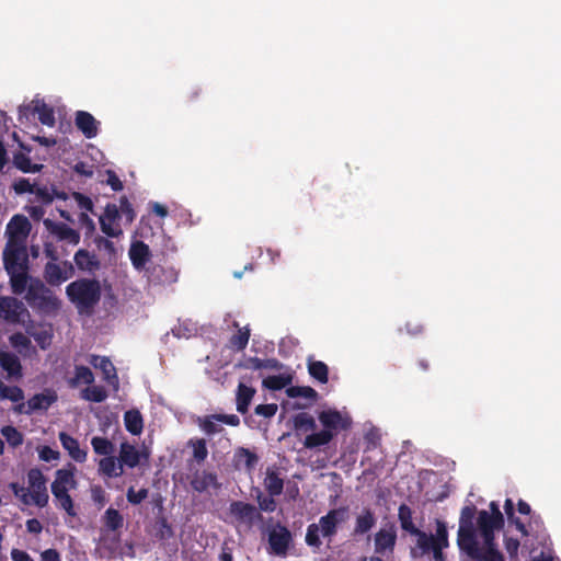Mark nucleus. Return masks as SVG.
Segmentation results:
<instances>
[{
	"label": "nucleus",
	"instance_id": "27",
	"mask_svg": "<svg viewBox=\"0 0 561 561\" xmlns=\"http://www.w3.org/2000/svg\"><path fill=\"white\" fill-rule=\"evenodd\" d=\"M376 516L370 508H363L356 516L353 529L354 536H363L369 533L376 525Z\"/></svg>",
	"mask_w": 561,
	"mask_h": 561
},
{
	"label": "nucleus",
	"instance_id": "1",
	"mask_svg": "<svg viewBox=\"0 0 561 561\" xmlns=\"http://www.w3.org/2000/svg\"><path fill=\"white\" fill-rule=\"evenodd\" d=\"M435 533L421 530L415 535V545L411 547L410 554L414 560L428 558L431 561H447L445 549L449 547V536L446 523L436 519Z\"/></svg>",
	"mask_w": 561,
	"mask_h": 561
},
{
	"label": "nucleus",
	"instance_id": "16",
	"mask_svg": "<svg viewBox=\"0 0 561 561\" xmlns=\"http://www.w3.org/2000/svg\"><path fill=\"white\" fill-rule=\"evenodd\" d=\"M89 363L103 374V379L115 389L118 388L119 379L114 364L106 356L91 355Z\"/></svg>",
	"mask_w": 561,
	"mask_h": 561
},
{
	"label": "nucleus",
	"instance_id": "26",
	"mask_svg": "<svg viewBox=\"0 0 561 561\" xmlns=\"http://www.w3.org/2000/svg\"><path fill=\"white\" fill-rule=\"evenodd\" d=\"M397 541V533L391 526L389 529L381 528L375 535V551L377 553H385L392 551Z\"/></svg>",
	"mask_w": 561,
	"mask_h": 561
},
{
	"label": "nucleus",
	"instance_id": "52",
	"mask_svg": "<svg viewBox=\"0 0 561 561\" xmlns=\"http://www.w3.org/2000/svg\"><path fill=\"white\" fill-rule=\"evenodd\" d=\"M103 519L105 527L112 531L122 528L124 524V518L122 514L113 507H108L105 511Z\"/></svg>",
	"mask_w": 561,
	"mask_h": 561
},
{
	"label": "nucleus",
	"instance_id": "25",
	"mask_svg": "<svg viewBox=\"0 0 561 561\" xmlns=\"http://www.w3.org/2000/svg\"><path fill=\"white\" fill-rule=\"evenodd\" d=\"M73 261L80 271L94 273L101 266V263L94 253L85 249H80L76 252Z\"/></svg>",
	"mask_w": 561,
	"mask_h": 561
},
{
	"label": "nucleus",
	"instance_id": "41",
	"mask_svg": "<svg viewBox=\"0 0 561 561\" xmlns=\"http://www.w3.org/2000/svg\"><path fill=\"white\" fill-rule=\"evenodd\" d=\"M245 367L253 370H280L283 368V364L276 358L250 357L247 360Z\"/></svg>",
	"mask_w": 561,
	"mask_h": 561
},
{
	"label": "nucleus",
	"instance_id": "19",
	"mask_svg": "<svg viewBox=\"0 0 561 561\" xmlns=\"http://www.w3.org/2000/svg\"><path fill=\"white\" fill-rule=\"evenodd\" d=\"M0 367L7 373L8 380H19L23 377L21 360L14 353L0 352Z\"/></svg>",
	"mask_w": 561,
	"mask_h": 561
},
{
	"label": "nucleus",
	"instance_id": "51",
	"mask_svg": "<svg viewBox=\"0 0 561 561\" xmlns=\"http://www.w3.org/2000/svg\"><path fill=\"white\" fill-rule=\"evenodd\" d=\"M81 398L85 401L100 403L107 398V391L102 386H92L81 391Z\"/></svg>",
	"mask_w": 561,
	"mask_h": 561
},
{
	"label": "nucleus",
	"instance_id": "12",
	"mask_svg": "<svg viewBox=\"0 0 561 561\" xmlns=\"http://www.w3.org/2000/svg\"><path fill=\"white\" fill-rule=\"evenodd\" d=\"M229 512L237 522L245 524L248 527H252L256 522L263 519L262 514L253 504L243 501L231 502Z\"/></svg>",
	"mask_w": 561,
	"mask_h": 561
},
{
	"label": "nucleus",
	"instance_id": "38",
	"mask_svg": "<svg viewBox=\"0 0 561 561\" xmlns=\"http://www.w3.org/2000/svg\"><path fill=\"white\" fill-rule=\"evenodd\" d=\"M14 167L23 173H36L41 172L44 168L43 164L32 163L31 158L27 153L18 151L13 153L12 160Z\"/></svg>",
	"mask_w": 561,
	"mask_h": 561
},
{
	"label": "nucleus",
	"instance_id": "14",
	"mask_svg": "<svg viewBox=\"0 0 561 561\" xmlns=\"http://www.w3.org/2000/svg\"><path fill=\"white\" fill-rule=\"evenodd\" d=\"M31 230L28 219L23 215H14L7 225L8 241L24 243Z\"/></svg>",
	"mask_w": 561,
	"mask_h": 561
},
{
	"label": "nucleus",
	"instance_id": "31",
	"mask_svg": "<svg viewBox=\"0 0 561 561\" xmlns=\"http://www.w3.org/2000/svg\"><path fill=\"white\" fill-rule=\"evenodd\" d=\"M10 277L11 290L14 295H22L27 291L31 279H34L28 275V270L7 272Z\"/></svg>",
	"mask_w": 561,
	"mask_h": 561
},
{
	"label": "nucleus",
	"instance_id": "28",
	"mask_svg": "<svg viewBox=\"0 0 561 561\" xmlns=\"http://www.w3.org/2000/svg\"><path fill=\"white\" fill-rule=\"evenodd\" d=\"M233 461L237 468L243 467L247 471H252L257 462L259 456L245 447H239L236 449L233 455Z\"/></svg>",
	"mask_w": 561,
	"mask_h": 561
},
{
	"label": "nucleus",
	"instance_id": "32",
	"mask_svg": "<svg viewBox=\"0 0 561 561\" xmlns=\"http://www.w3.org/2000/svg\"><path fill=\"white\" fill-rule=\"evenodd\" d=\"M0 400H9L14 403H20L16 407L18 412H22L24 408V391L19 386H8L0 380Z\"/></svg>",
	"mask_w": 561,
	"mask_h": 561
},
{
	"label": "nucleus",
	"instance_id": "24",
	"mask_svg": "<svg viewBox=\"0 0 561 561\" xmlns=\"http://www.w3.org/2000/svg\"><path fill=\"white\" fill-rule=\"evenodd\" d=\"M192 489L198 493L205 492L209 486L218 488L217 476L206 470H196L190 480Z\"/></svg>",
	"mask_w": 561,
	"mask_h": 561
},
{
	"label": "nucleus",
	"instance_id": "35",
	"mask_svg": "<svg viewBox=\"0 0 561 561\" xmlns=\"http://www.w3.org/2000/svg\"><path fill=\"white\" fill-rule=\"evenodd\" d=\"M264 488L271 496H278L283 493L284 480L276 470L267 468L264 478Z\"/></svg>",
	"mask_w": 561,
	"mask_h": 561
},
{
	"label": "nucleus",
	"instance_id": "60",
	"mask_svg": "<svg viewBox=\"0 0 561 561\" xmlns=\"http://www.w3.org/2000/svg\"><path fill=\"white\" fill-rule=\"evenodd\" d=\"M505 550L508 553L511 561L518 560L519 540L512 537H506L504 540Z\"/></svg>",
	"mask_w": 561,
	"mask_h": 561
},
{
	"label": "nucleus",
	"instance_id": "7",
	"mask_svg": "<svg viewBox=\"0 0 561 561\" xmlns=\"http://www.w3.org/2000/svg\"><path fill=\"white\" fill-rule=\"evenodd\" d=\"M2 259L7 272L28 270L30 261L26 244L24 243L7 241Z\"/></svg>",
	"mask_w": 561,
	"mask_h": 561
},
{
	"label": "nucleus",
	"instance_id": "47",
	"mask_svg": "<svg viewBox=\"0 0 561 561\" xmlns=\"http://www.w3.org/2000/svg\"><path fill=\"white\" fill-rule=\"evenodd\" d=\"M81 382L92 385L94 382V375L89 367L77 365L75 367V377L69 380V386L75 388Z\"/></svg>",
	"mask_w": 561,
	"mask_h": 561
},
{
	"label": "nucleus",
	"instance_id": "39",
	"mask_svg": "<svg viewBox=\"0 0 561 561\" xmlns=\"http://www.w3.org/2000/svg\"><path fill=\"white\" fill-rule=\"evenodd\" d=\"M33 112L38 115L41 124L54 127L56 124L54 108L46 104L44 101H35Z\"/></svg>",
	"mask_w": 561,
	"mask_h": 561
},
{
	"label": "nucleus",
	"instance_id": "37",
	"mask_svg": "<svg viewBox=\"0 0 561 561\" xmlns=\"http://www.w3.org/2000/svg\"><path fill=\"white\" fill-rule=\"evenodd\" d=\"M335 436V432L322 430L318 433H311L305 437L304 446L307 449H314L328 445Z\"/></svg>",
	"mask_w": 561,
	"mask_h": 561
},
{
	"label": "nucleus",
	"instance_id": "9",
	"mask_svg": "<svg viewBox=\"0 0 561 561\" xmlns=\"http://www.w3.org/2000/svg\"><path fill=\"white\" fill-rule=\"evenodd\" d=\"M477 507L474 505H466L461 508L459 517V528L457 533V545L458 547L473 546V535L477 533L474 526V516Z\"/></svg>",
	"mask_w": 561,
	"mask_h": 561
},
{
	"label": "nucleus",
	"instance_id": "29",
	"mask_svg": "<svg viewBox=\"0 0 561 561\" xmlns=\"http://www.w3.org/2000/svg\"><path fill=\"white\" fill-rule=\"evenodd\" d=\"M141 453L127 442L121 444L118 462L122 467L135 468L140 463Z\"/></svg>",
	"mask_w": 561,
	"mask_h": 561
},
{
	"label": "nucleus",
	"instance_id": "55",
	"mask_svg": "<svg viewBox=\"0 0 561 561\" xmlns=\"http://www.w3.org/2000/svg\"><path fill=\"white\" fill-rule=\"evenodd\" d=\"M321 537V529L320 526L317 525V523L308 525L305 537V541L308 547H311L313 549H320V547L322 546Z\"/></svg>",
	"mask_w": 561,
	"mask_h": 561
},
{
	"label": "nucleus",
	"instance_id": "6",
	"mask_svg": "<svg viewBox=\"0 0 561 561\" xmlns=\"http://www.w3.org/2000/svg\"><path fill=\"white\" fill-rule=\"evenodd\" d=\"M30 317L21 300L12 296H0V320L9 324H25Z\"/></svg>",
	"mask_w": 561,
	"mask_h": 561
},
{
	"label": "nucleus",
	"instance_id": "56",
	"mask_svg": "<svg viewBox=\"0 0 561 561\" xmlns=\"http://www.w3.org/2000/svg\"><path fill=\"white\" fill-rule=\"evenodd\" d=\"M286 393L289 398L302 397L312 401L317 400L318 398V392L309 386H291L286 389Z\"/></svg>",
	"mask_w": 561,
	"mask_h": 561
},
{
	"label": "nucleus",
	"instance_id": "10",
	"mask_svg": "<svg viewBox=\"0 0 561 561\" xmlns=\"http://www.w3.org/2000/svg\"><path fill=\"white\" fill-rule=\"evenodd\" d=\"M27 483L32 503L38 507H45L49 501L46 486L47 479L38 468H32L28 470Z\"/></svg>",
	"mask_w": 561,
	"mask_h": 561
},
{
	"label": "nucleus",
	"instance_id": "17",
	"mask_svg": "<svg viewBox=\"0 0 561 561\" xmlns=\"http://www.w3.org/2000/svg\"><path fill=\"white\" fill-rule=\"evenodd\" d=\"M323 430L335 432V435L340 430H346L350 427L351 422L348 419L343 417L337 410H324L318 415Z\"/></svg>",
	"mask_w": 561,
	"mask_h": 561
},
{
	"label": "nucleus",
	"instance_id": "8",
	"mask_svg": "<svg viewBox=\"0 0 561 561\" xmlns=\"http://www.w3.org/2000/svg\"><path fill=\"white\" fill-rule=\"evenodd\" d=\"M290 530L279 522L274 524L267 533L268 552L278 557H286L293 546Z\"/></svg>",
	"mask_w": 561,
	"mask_h": 561
},
{
	"label": "nucleus",
	"instance_id": "45",
	"mask_svg": "<svg viewBox=\"0 0 561 561\" xmlns=\"http://www.w3.org/2000/svg\"><path fill=\"white\" fill-rule=\"evenodd\" d=\"M219 423L218 413L197 419L199 428L208 436L224 431V427Z\"/></svg>",
	"mask_w": 561,
	"mask_h": 561
},
{
	"label": "nucleus",
	"instance_id": "40",
	"mask_svg": "<svg viewBox=\"0 0 561 561\" xmlns=\"http://www.w3.org/2000/svg\"><path fill=\"white\" fill-rule=\"evenodd\" d=\"M124 423L126 430L131 435H139L144 428L142 415L138 410H129L124 414Z\"/></svg>",
	"mask_w": 561,
	"mask_h": 561
},
{
	"label": "nucleus",
	"instance_id": "20",
	"mask_svg": "<svg viewBox=\"0 0 561 561\" xmlns=\"http://www.w3.org/2000/svg\"><path fill=\"white\" fill-rule=\"evenodd\" d=\"M76 127L84 135L85 138L91 139L98 136L100 122L85 111H78L75 117Z\"/></svg>",
	"mask_w": 561,
	"mask_h": 561
},
{
	"label": "nucleus",
	"instance_id": "53",
	"mask_svg": "<svg viewBox=\"0 0 561 561\" xmlns=\"http://www.w3.org/2000/svg\"><path fill=\"white\" fill-rule=\"evenodd\" d=\"M188 447L193 449V458L198 463L204 462L208 456L206 440L204 438H192L187 443Z\"/></svg>",
	"mask_w": 561,
	"mask_h": 561
},
{
	"label": "nucleus",
	"instance_id": "13",
	"mask_svg": "<svg viewBox=\"0 0 561 561\" xmlns=\"http://www.w3.org/2000/svg\"><path fill=\"white\" fill-rule=\"evenodd\" d=\"M64 267L55 262H47L44 267V279L50 286H59L64 282L71 278L75 274V268L70 262L65 261Z\"/></svg>",
	"mask_w": 561,
	"mask_h": 561
},
{
	"label": "nucleus",
	"instance_id": "46",
	"mask_svg": "<svg viewBox=\"0 0 561 561\" xmlns=\"http://www.w3.org/2000/svg\"><path fill=\"white\" fill-rule=\"evenodd\" d=\"M294 427L297 432H313L317 428L316 420L307 412H300L293 417Z\"/></svg>",
	"mask_w": 561,
	"mask_h": 561
},
{
	"label": "nucleus",
	"instance_id": "48",
	"mask_svg": "<svg viewBox=\"0 0 561 561\" xmlns=\"http://www.w3.org/2000/svg\"><path fill=\"white\" fill-rule=\"evenodd\" d=\"M91 445L96 455L104 457L111 456L115 450L114 444L110 439L101 436L92 437Z\"/></svg>",
	"mask_w": 561,
	"mask_h": 561
},
{
	"label": "nucleus",
	"instance_id": "36",
	"mask_svg": "<svg viewBox=\"0 0 561 561\" xmlns=\"http://www.w3.org/2000/svg\"><path fill=\"white\" fill-rule=\"evenodd\" d=\"M255 394V389L249 387L242 382L239 383L237 390V411L241 414H245L249 410V405Z\"/></svg>",
	"mask_w": 561,
	"mask_h": 561
},
{
	"label": "nucleus",
	"instance_id": "5",
	"mask_svg": "<svg viewBox=\"0 0 561 561\" xmlns=\"http://www.w3.org/2000/svg\"><path fill=\"white\" fill-rule=\"evenodd\" d=\"M495 531L480 533L483 546L478 542L477 533L473 535V546H462L460 551L465 552L472 561H505L504 556L496 547Z\"/></svg>",
	"mask_w": 561,
	"mask_h": 561
},
{
	"label": "nucleus",
	"instance_id": "11",
	"mask_svg": "<svg viewBox=\"0 0 561 561\" xmlns=\"http://www.w3.org/2000/svg\"><path fill=\"white\" fill-rule=\"evenodd\" d=\"M347 517L348 507L346 506L330 510L321 516L317 525L320 526L322 537L331 540L336 535L339 525L344 523Z\"/></svg>",
	"mask_w": 561,
	"mask_h": 561
},
{
	"label": "nucleus",
	"instance_id": "49",
	"mask_svg": "<svg viewBox=\"0 0 561 561\" xmlns=\"http://www.w3.org/2000/svg\"><path fill=\"white\" fill-rule=\"evenodd\" d=\"M504 511L507 516V519L511 524L515 525L516 529L523 535L528 536L529 531L525 523L520 520L514 513V503L511 499H506L504 503Z\"/></svg>",
	"mask_w": 561,
	"mask_h": 561
},
{
	"label": "nucleus",
	"instance_id": "57",
	"mask_svg": "<svg viewBox=\"0 0 561 561\" xmlns=\"http://www.w3.org/2000/svg\"><path fill=\"white\" fill-rule=\"evenodd\" d=\"M1 434L8 442V444L15 448L23 444V434L18 431L14 426L7 425L1 428Z\"/></svg>",
	"mask_w": 561,
	"mask_h": 561
},
{
	"label": "nucleus",
	"instance_id": "62",
	"mask_svg": "<svg viewBox=\"0 0 561 561\" xmlns=\"http://www.w3.org/2000/svg\"><path fill=\"white\" fill-rule=\"evenodd\" d=\"M10 343L14 347L27 348L31 345V340L26 334L16 332L10 336Z\"/></svg>",
	"mask_w": 561,
	"mask_h": 561
},
{
	"label": "nucleus",
	"instance_id": "42",
	"mask_svg": "<svg viewBox=\"0 0 561 561\" xmlns=\"http://www.w3.org/2000/svg\"><path fill=\"white\" fill-rule=\"evenodd\" d=\"M115 457L107 456L99 461V470L106 477H119L123 474V467L121 462H117Z\"/></svg>",
	"mask_w": 561,
	"mask_h": 561
},
{
	"label": "nucleus",
	"instance_id": "50",
	"mask_svg": "<svg viewBox=\"0 0 561 561\" xmlns=\"http://www.w3.org/2000/svg\"><path fill=\"white\" fill-rule=\"evenodd\" d=\"M51 493L55 500L57 501L59 508L64 510L71 517H75L77 515L75 511L73 500L70 496L69 492L56 491Z\"/></svg>",
	"mask_w": 561,
	"mask_h": 561
},
{
	"label": "nucleus",
	"instance_id": "59",
	"mask_svg": "<svg viewBox=\"0 0 561 561\" xmlns=\"http://www.w3.org/2000/svg\"><path fill=\"white\" fill-rule=\"evenodd\" d=\"M126 497L130 504L138 505L148 497V490L146 488H141L136 491L133 486H130L127 490Z\"/></svg>",
	"mask_w": 561,
	"mask_h": 561
},
{
	"label": "nucleus",
	"instance_id": "15",
	"mask_svg": "<svg viewBox=\"0 0 561 561\" xmlns=\"http://www.w3.org/2000/svg\"><path fill=\"white\" fill-rule=\"evenodd\" d=\"M25 332L28 336L33 337L42 350L50 346L53 340V331L50 325L35 323L31 317L26 319Z\"/></svg>",
	"mask_w": 561,
	"mask_h": 561
},
{
	"label": "nucleus",
	"instance_id": "22",
	"mask_svg": "<svg viewBox=\"0 0 561 561\" xmlns=\"http://www.w3.org/2000/svg\"><path fill=\"white\" fill-rule=\"evenodd\" d=\"M59 442L65 450H67L69 457L77 462H84L87 460V449L80 448V444L77 438L60 432L58 435Z\"/></svg>",
	"mask_w": 561,
	"mask_h": 561
},
{
	"label": "nucleus",
	"instance_id": "61",
	"mask_svg": "<svg viewBox=\"0 0 561 561\" xmlns=\"http://www.w3.org/2000/svg\"><path fill=\"white\" fill-rule=\"evenodd\" d=\"M10 489L12 490V492L14 493L15 496H18L21 502L23 504H31L32 503V500H31V495H30V492L27 489H25L24 486L20 485L19 483L16 482H12L10 484Z\"/></svg>",
	"mask_w": 561,
	"mask_h": 561
},
{
	"label": "nucleus",
	"instance_id": "21",
	"mask_svg": "<svg viewBox=\"0 0 561 561\" xmlns=\"http://www.w3.org/2000/svg\"><path fill=\"white\" fill-rule=\"evenodd\" d=\"M128 255L133 266L137 271H142L150 261L151 252L149 245L144 241H135L130 244Z\"/></svg>",
	"mask_w": 561,
	"mask_h": 561
},
{
	"label": "nucleus",
	"instance_id": "54",
	"mask_svg": "<svg viewBox=\"0 0 561 561\" xmlns=\"http://www.w3.org/2000/svg\"><path fill=\"white\" fill-rule=\"evenodd\" d=\"M291 382V377L288 375H274L268 376L263 380V386L270 390H282Z\"/></svg>",
	"mask_w": 561,
	"mask_h": 561
},
{
	"label": "nucleus",
	"instance_id": "33",
	"mask_svg": "<svg viewBox=\"0 0 561 561\" xmlns=\"http://www.w3.org/2000/svg\"><path fill=\"white\" fill-rule=\"evenodd\" d=\"M398 519L400 523V527L403 531L415 536L421 531L419 527L415 526L413 522V512L410 506L407 504H401L398 510Z\"/></svg>",
	"mask_w": 561,
	"mask_h": 561
},
{
	"label": "nucleus",
	"instance_id": "63",
	"mask_svg": "<svg viewBox=\"0 0 561 561\" xmlns=\"http://www.w3.org/2000/svg\"><path fill=\"white\" fill-rule=\"evenodd\" d=\"M91 499L99 507H103L105 505L106 494L101 485H93L91 488Z\"/></svg>",
	"mask_w": 561,
	"mask_h": 561
},
{
	"label": "nucleus",
	"instance_id": "18",
	"mask_svg": "<svg viewBox=\"0 0 561 561\" xmlns=\"http://www.w3.org/2000/svg\"><path fill=\"white\" fill-rule=\"evenodd\" d=\"M76 468L70 465L69 468L58 469L55 472V480L50 485L51 492L66 491L69 492L77 488V480L75 478Z\"/></svg>",
	"mask_w": 561,
	"mask_h": 561
},
{
	"label": "nucleus",
	"instance_id": "4",
	"mask_svg": "<svg viewBox=\"0 0 561 561\" xmlns=\"http://www.w3.org/2000/svg\"><path fill=\"white\" fill-rule=\"evenodd\" d=\"M25 300L33 309L45 314L57 312L61 306L58 297L41 279H31Z\"/></svg>",
	"mask_w": 561,
	"mask_h": 561
},
{
	"label": "nucleus",
	"instance_id": "30",
	"mask_svg": "<svg viewBox=\"0 0 561 561\" xmlns=\"http://www.w3.org/2000/svg\"><path fill=\"white\" fill-rule=\"evenodd\" d=\"M57 401V394L55 391H48L47 393H36L27 401L26 413L34 411L47 410L53 403Z\"/></svg>",
	"mask_w": 561,
	"mask_h": 561
},
{
	"label": "nucleus",
	"instance_id": "23",
	"mask_svg": "<svg viewBox=\"0 0 561 561\" xmlns=\"http://www.w3.org/2000/svg\"><path fill=\"white\" fill-rule=\"evenodd\" d=\"M46 228L58 237L60 240H66L70 244H78L80 242V234L78 231L64 222H53L50 219L44 221Z\"/></svg>",
	"mask_w": 561,
	"mask_h": 561
},
{
	"label": "nucleus",
	"instance_id": "64",
	"mask_svg": "<svg viewBox=\"0 0 561 561\" xmlns=\"http://www.w3.org/2000/svg\"><path fill=\"white\" fill-rule=\"evenodd\" d=\"M13 188L18 194L31 193L35 192V185L31 184L27 179H20L14 182Z\"/></svg>",
	"mask_w": 561,
	"mask_h": 561
},
{
	"label": "nucleus",
	"instance_id": "44",
	"mask_svg": "<svg viewBox=\"0 0 561 561\" xmlns=\"http://www.w3.org/2000/svg\"><path fill=\"white\" fill-rule=\"evenodd\" d=\"M148 279L154 284H162L165 282H174L175 274L172 270L167 272L161 265H153L147 268Z\"/></svg>",
	"mask_w": 561,
	"mask_h": 561
},
{
	"label": "nucleus",
	"instance_id": "2",
	"mask_svg": "<svg viewBox=\"0 0 561 561\" xmlns=\"http://www.w3.org/2000/svg\"><path fill=\"white\" fill-rule=\"evenodd\" d=\"M66 295L80 314L91 316L101 300V284L95 278H79L66 286Z\"/></svg>",
	"mask_w": 561,
	"mask_h": 561
},
{
	"label": "nucleus",
	"instance_id": "58",
	"mask_svg": "<svg viewBox=\"0 0 561 561\" xmlns=\"http://www.w3.org/2000/svg\"><path fill=\"white\" fill-rule=\"evenodd\" d=\"M250 339V330L248 328L240 329L238 333L233 334L229 340V346L237 351H243Z\"/></svg>",
	"mask_w": 561,
	"mask_h": 561
},
{
	"label": "nucleus",
	"instance_id": "43",
	"mask_svg": "<svg viewBox=\"0 0 561 561\" xmlns=\"http://www.w3.org/2000/svg\"><path fill=\"white\" fill-rule=\"evenodd\" d=\"M308 373L320 383H327L329 380V367L324 362L309 358Z\"/></svg>",
	"mask_w": 561,
	"mask_h": 561
},
{
	"label": "nucleus",
	"instance_id": "3",
	"mask_svg": "<svg viewBox=\"0 0 561 561\" xmlns=\"http://www.w3.org/2000/svg\"><path fill=\"white\" fill-rule=\"evenodd\" d=\"M124 218L125 225H130L136 218V211L127 198V196H121L119 206L116 204H107L104 209V214L100 216V227L104 234L110 238H118L123 234L118 221Z\"/></svg>",
	"mask_w": 561,
	"mask_h": 561
},
{
	"label": "nucleus",
	"instance_id": "34",
	"mask_svg": "<svg viewBox=\"0 0 561 561\" xmlns=\"http://www.w3.org/2000/svg\"><path fill=\"white\" fill-rule=\"evenodd\" d=\"M477 525L480 533L495 531L504 527V522H501L496 516L489 515V512L481 510L478 512Z\"/></svg>",
	"mask_w": 561,
	"mask_h": 561
}]
</instances>
